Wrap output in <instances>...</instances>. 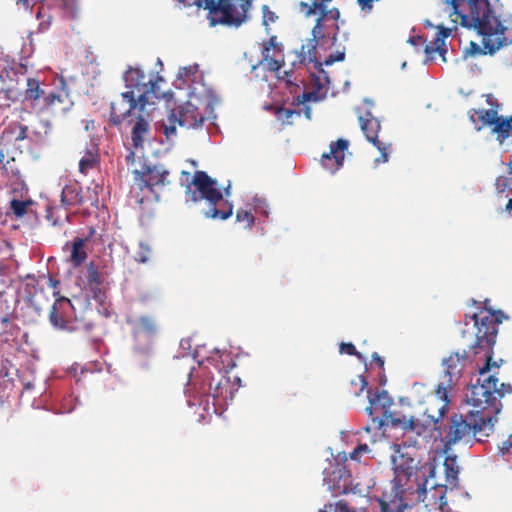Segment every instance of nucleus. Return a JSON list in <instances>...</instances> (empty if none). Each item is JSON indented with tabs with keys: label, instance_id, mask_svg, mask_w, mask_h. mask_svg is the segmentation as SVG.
I'll return each mask as SVG.
<instances>
[{
	"label": "nucleus",
	"instance_id": "obj_1",
	"mask_svg": "<svg viewBox=\"0 0 512 512\" xmlns=\"http://www.w3.org/2000/svg\"><path fill=\"white\" fill-rule=\"evenodd\" d=\"M506 318L507 316L501 310H487L479 314L474 313L472 316L466 315L465 328L462 330V337L472 341L468 346L474 354H478L479 350L486 352V363L479 370L481 378L476 384L471 385L466 395L467 401L473 407L483 408L495 423L502 408L500 399L512 393V386L502 383L498 387V379L495 375L486 374L492 366L499 367L496 362H492L493 346L496 343L498 326Z\"/></svg>",
	"mask_w": 512,
	"mask_h": 512
},
{
	"label": "nucleus",
	"instance_id": "obj_2",
	"mask_svg": "<svg viewBox=\"0 0 512 512\" xmlns=\"http://www.w3.org/2000/svg\"><path fill=\"white\" fill-rule=\"evenodd\" d=\"M448 3L452 22L474 28L482 36L483 48L471 42L468 50L470 55H493L508 44L505 36L507 28L495 15L488 0H448Z\"/></svg>",
	"mask_w": 512,
	"mask_h": 512
},
{
	"label": "nucleus",
	"instance_id": "obj_3",
	"mask_svg": "<svg viewBox=\"0 0 512 512\" xmlns=\"http://www.w3.org/2000/svg\"><path fill=\"white\" fill-rule=\"evenodd\" d=\"M495 422L481 407H474L466 416L453 414L442 424L436 426L446 446L473 436L478 442H483V437H488L494 431Z\"/></svg>",
	"mask_w": 512,
	"mask_h": 512
},
{
	"label": "nucleus",
	"instance_id": "obj_4",
	"mask_svg": "<svg viewBox=\"0 0 512 512\" xmlns=\"http://www.w3.org/2000/svg\"><path fill=\"white\" fill-rule=\"evenodd\" d=\"M216 185V180L206 172L196 171L186 193L193 202L203 199L208 201L210 207L204 212L205 217L226 220L233 213V205L223 200L222 193Z\"/></svg>",
	"mask_w": 512,
	"mask_h": 512
},
{
	"label": "nucleus",
	"instance_id": "obj_5",
	"mask_svg": "<svg viewBox=\"0 0 512 512\" xmlns=\"http://www.w3.org/2000/svg\"><path fill=\"white\" fill-rule=\"evenodd\" d=\"M194 4L208 11L207 20L211 27L224 25L237 28L248 20L252 0H195Z\"/></svg>",
	"mask_w": 512,
	"mask_h": 512
},
{
	"label": "nucleus",
	"instance_id": "obj_6",
	"mask_svg": "<svg viewBox=\"0 0 512 512\" xmlns=\"http://www.w3.org/2000/svg\"><path fill=\"white\" fill-rule=\"evenodd\" d=\"M123 80L127 89L125 93L137 99L140 106L154 103L153 98L159 99L165 95L159 87V84L164 82L163 77L159 75L148 77L138 67H129L123 74Z\"/></svg>",
	"mask_w": 512,
	"mask_h": 512
},
{
	"label": "nucleus",
	"instance_id": "obj_7",
	"mask_svg": "<svg viewBox=\"0 0 512 512\" xmlns=\"http://www.w3.org/2000/svg\"><path fill=\"white\" fill-rule=\"evenodd\" d=\"M133 175L130 197L139 205L157 198L155 187H163L170 183L169 171L163 166H144L142 171L134 170Z\"/></svg>",
	"mask_w": 512,
	"mask_h": 512
},
{
	"label": "nucleus",
	"instance_id": "obj_8",
	"mask_svg": "<svg viewBox=\"0 0 512 512\" xmlns=\"http://www.w3.org/2000/svg\"><path fill=\"white\" fill-rule=\"evenodd\" d=\"M432 478L427 475L423 477V483L418 484L415 491L417 494V512L421 510L424 512H443L447 505L445 500L447 485L438 484Z\"/></svg>",
	"mask_w": 512,
	"mask_h": 512
},
{
	"label": "nucleus",
	"instance_id": "obj_9",
	"mask_svg": "<svg viewBox=\"0 0 512 512\" xmlns=\"http://www.w3.org/2000/svg\"><path fill=\"white\" fill-rule=\"evenodd\" d=\"M29 128L18 121L9 123L0 135V163L7 157L22 154Z\"/></svg>",
	"mask_w": 512,
	"mask_h": 512
},
{
	"label": "nucleus",
	"instance_id": "obj_10",
	"mask_svg": "<svg viewBox=\"0 0 512 512\" xmlns=\"http://www.w3.org/2000/svg\"><path fill=\"white\" fill-rule=\"evenodd\" d=\"M206 121V117L191 102L180 106L178 111H172L168 117V124L162 123V128L167 138L176 133V124L186 129H197Z\"/></svg>",
	"mask_w": 512,
	"mask_h": 512
},
{
	"label": "nucleus",
	"instance_id": "obj_11",
	"mask_svg": "<svg viewBox=\"0 0 512 512\" xmlns=\"http://www.w3.org/2000/svg\"><path fill=\"white\" fill-rule=\"evenodd\" d=\"M332 0H310V4L306 2H300V10L306 17H309L315 14L317 11L319 12V17L316 19V23L312 29V36L315 38H324V22L332 20L334 21L335 33L333 39H336L337 32L339 30V26L336 23L340 17V11L338 8L328 9V4Z\"/></svg>",
	"mask_w": 512,
	"mask_h": 512
},
{
	"label": "nucleus",
	"instance_id": "obj_12",
	"mask_svg": "<svg viewBox=\"0 0 512 512\" xmlns=\"http://www.w3.org/2000/svg\"><path fill=\"white\" fill-rule=\"evenodd\" d=\"M26 71V66L20 64L0 72V109L9 108L20 99L22 88L19 75L24 76Z\"/></svg>",
	"mask_w": 512,
	"mask_h": 512
},
{
	"label": "nucleus",
	"instance_id": "obj_13",
	"mask_svg": "<svg viewBox=\"0 0 512 512\" xmlns=\"http://www.w3.org/2000/svg\"><path fill=\"white\" fill-rule=\"evenodd\" d=\"M146 106H140L137 99L130 97L127 93L123 92L114 99L110 104V118L109 121L118 126L123 122L131 124L133 117L140 111L145 110Z\"/></svg>",
	"mask_w": 512,
	"mask_h": 512
},
{
	"label": "nucleus",
	"instance_id": "obj_14",
	"mask_svg": "<svg viewBox=\"0 0 512 512\" xmlns=\"http://www.w3.org/2000/svg\"><path fill=\"white\" fill-rule=\"evenodd\" d=\"M359 124L366 139L372 143L381 154V157L376 159V162H387L388 149L390 145L381 142L378 139V134L381 130V124L378 118H376L370 111H366L364 115L359 116Z\"/></svg>",
	"mask_w": 512,
	"mask_h": 512
},
{
	"label": "nucleus",
	"instance_id": "obj_15",
	"mask_svg": "<svg viewBox=\"0 0 512 512\" xmlns=\"http://www.w3.org/2000/svg\"><path fill=\"white\" fill-rule=\"evenodd\" d=\"M466 357V351H463L462 354L458 352L453 353L444 360L445 372L437 385L442 395H445V390L451 391L453 386L456 385L460 379L465 366Z\"/></svg>",
	"mask_w": 512,
	"mask_h": 512
},
{
	"label": "nucleus",
	"instance_id": "obj_16",
	"mask_svg": "<svg viewBox=\"0 0 512 512\" xmlns=\"http://www.w3.org/2000/svg\"><path fill=\"white\" fill-rule=\"evenodd\" d=\"M329 491L334 495L361 494L359 484L352 485L351 474L346 467H338L325 478Z\"/></svg>",
	"mask_w": 512,
	"mask_h": 512
},
{
	"label": "nucleus",
	"instance_id": "obj_17",
	"mask_svg": "<svg viewBox=\"0 0 512 512\" xmlns=\"http://www.w3.org/2000/svg\"><path fill=\"white\" fill-rule=\"evenodd\" d=\"M74 102L64 89L50 91L45 95L40 109L54 117L65 115L73 107Z\"/></svg>",
	"mask_w": 512,
	"mask_h": 512
},
{
	"label": "nucleus",
	"instance_id": "obj_18",
	"mask_svg": "<svg viewBox=\"0 0 512 512\" xmlns=\"http://www.w3.org/2000/svg\"><path fill=\"white\" fill-rule=\"evenodd\" d=\"M450 391L445 390V395L439 391V386L436 387L434 395L428 397L426 401V408L424 414L436 426L440 419H442L447 412L450 399L448 397Z\"/></svg>",
	"mask_w": 512,
	"mask_h": 512
},
{
	"label": "nucleus",
	"instance_id": "obj_19",
	"mask_svg": "<svg viewBox=\"0 0 512 512\" xmlns=\"http://www.w3.org/2000/svg\"><path fill=\"white\" fill-rule=\"evenodd\" d=\"M78 168L79 172L87 176L91 171L98 170L100 167V149L94 142L86 143L79 152Z\"/></svg>",
	"mask_w": 512,
	"mask_h": 512
},
{
	"label": "nucleus",
	"instance_id": "obj_20",
	"mask_svg": "<svg viewBox=\"0 0 512 512\" xmlns=\"http://www.w3.org/2000/svg\"><path fill=\"white\" fill-rule=\"evenodd\" d=\"M384 423L390 424L392 427L401 428L404 432H416L420 434L421 425L414 416L407 417L398 411L385 412L383 420L380 421V426Z\"/></svg>",
	"mask_w": 512,
	"mask_h": 512
},
{
	"label": "nucleus",
	"instance_id": "obj_21",
	"mask_svg": "<svg viewBox=\"0 0 512 512\" xmlns=\"http://www.w3.org/2000/svg\"><path fill=\"white\" fill-rule=\"evenodd\" d=\"M62 309L64 312H66V309H73L72 303L67 298H62L58 300L56 304H54L51 308L49 319L50 323L57 329L73 332L79 329V327L75 324V322H72L65 318L61 313H59L58 309Z\"/></svg>",
	"mask_w": 512,
	"mask_h": 512
},
{
	"label": "nucleus",
	"instance_id": "obj_22",
	"mask_svg": "<svg viewBox=\"0 0 512 512\" xmlns=\"http://www.w3.org/2000/svg\"><path fill=\"white\" fill-rule=\"evenodd\" d=\"M151 115L145 110L140 111L133 117L131 140L135 148L143 147L146 137L150 132Z\"/></svg>",
	"mask_w": 512,
	"mask_h": 512
},
{
	"label": "nucleus",
	"instance_id": "obj_23",
	"mask_svg": "<svg viewBox=\"0 0 512 512\" xmlns=\"http://www.w3.org/2000/svg\"><path fill=\"white\" fill-rule=\"evenodd\" d=\"M348 145V141L344 139L332 142L330 152L322 156V165L331 172L336 171L343 164L344 151L348 148Z\"/></svg>",
	"mask_w": 512,
	"mask_h": 512
},
{
	"label": "nucleus",
	"instance_id": "obj_24",
	"mask_svg": "<svg viewBox=\"0 0 512 512\" xmlns=\"http://www.w3.org/2000/svg\"><path fill=\"white\" fill-rule=\"evenodd\" d=\"M87 238L76 237L71 242H66L63 249H70L69 262L74 267L81 266L87 259L88 254L85 250V244L87 242Z\"/></svg>",
	"mask_w": 512,
	"mask_h": 512
},
{
	"label": "nucleus",
	"instance_id": "obj_25",
	"mask_svg": "<svg viewBox=\"0 0 512 512\" xmlns=\"http://www.w3.org/2000/svg\"><path fill=\"white\" fill-rule=\"evenodd\" d=\"M61 203L66 208L83 205L85 200L82 187L76 182L66 185L61 192Z\"/></svg>",
	"mask_w": 512,
	"mask_h": 512
},
{
	"label": "nucleus",
	"instance_id": "obj_26",
	"mask_svg": "<svg viewBox=\"0 0 512 512\" xmlns=\"http://www.w3.org/2000/svg\"><path fill=\"white\" fill-rule=\"evenodd\" d=\"M391 405L392 399L387 391L377 390L374 394H371V391L369 390V406L366 408V411L369 415H373L375 411L379 410L384 416L385 412L390 410Z\"/></svg>",
	"mask_w": 512,
	"mask_h": 512
},
{
	"label": "nucleus",
	"instance_id": "obj_27",
	"mask_svg": "<svg viewBox=\"0 0 512 512\" xmlns=\"http://www.w3.org/2000/svg\"><path fill=\"white\" fill-rule=\"evenodd\" d=\"M0 164L2 165L3 174L7 178V184L15 189L23 185L22 174L16 161V156L7 157Z\"/></svg>",
	"mask_w": 512,
	"mask_h": 512
},
{
	"label": "nucleus",
	"instance_id": "obj_28",
	"mask_svg": "<svg viewBox=\"0 0 512 512\" xmlns=\"http://www.w3.org/2000/svg\"><path fill=\"white\" fill-rule=\"evenodd\" d=\"M438 32L436 35V38L434 40L433 44H427L425 46V53L429 56H432L434 53L438 52L439 55L443 57V60L445 61V53L447 52L445 48V40L448 38L451 34V29L446 28L443 25L437 26Z\"/></svg>",
	"mask_w": 512,
	"mask_h": 512
},
{
	"label": "nucleus",
	"instance_id": "obj_29",
	"mask_svg": "<svg viewBox=\"0 0 512 512\" xmlns=\"http://www.w3.org/2000/svg\"><path fill=\"white\" fill-rule=\"evenodd\" d=\"M27 88L25 90V98L32 102L34 106L41 107L45 95L48 94L40 84V81L35 78H26Z\"/></svg>",
	"mask_w": 512,
	"mask_h": 512
},
{
	"label": "nucleus",
	"instance_id": "obj_30",
	"mask_svg": "<svg viewBox=\"0 0 512 512\" xmlns=\"http://www.w3.org/2000/svg\"><path fill=\"white\" fill-rule=\"evenodd\" d=\"M492 133L496 134L499 144H503L506 139L512 137V115L510 117L499 116L492 128Z\"/></svg>",
	"mask_w": 512,
	"mask_h": 512
},
{
	"label": "nucleus",
	"instance_id": "obj_31",
	"mask_svg": "<svg viewBox=\"0 0 512 512\" xmlns=\"http://www.w3.org/2000/svg\"><path fill=\"white\" fill-rule=\"evenodd\" d=\"M271 49L280 52V49L275 43V37L270 38L269 42L264 45L262 56L263 60L267 63L268 70L277 72L283 66V60H279L274 55H271Z\"/></svg>",
	"mask_w": 512,
	"mask_h": 512
},
{
	"label": "nucleus",
	"instance_id": "obj_32",
	"mask_svg": "<svg viewBox=\"0 0 512 512\" xmlns=\"http://www.w3.org/2000/svg\"><path fill=\"white\" fill-rule=\"evenodd\" d=\"M499 115L494 109H473L470 111V119L475 123L477 120L482 125L493 126L497 122Z\"/></svg>",
	"mask_w": 512,
	"mask_h": 512
},
{
	"label": "nucleus",
	"instance_id": "obj_33",
	"mask_svg": "<svg viewBox=\"0 0 512 512\" xmlns=\"http://www.w3.org/2000/svg\"><path fill=\"white\" fill-rule=\"evenodd\" d=\"M45 218L53 227H62L66 222H70V215L61 207L48 206Z\"/></svg>",
	"mask_w": 512,
	"mask_h": 512
},
{
	"label": "nucleus",
	"instance_id": "obj_34",
	"mask_svg": "<svg viewBox=\"0 0 512 512\" xmlns=\"http://www.w3.org/2000/svg\"><path fill=\"white\" fill-rule=\"evenodd\" d=\"M51 129L44 126L41 130H34L31 134L28 133V141L39 147L49 146L51 144Z\"/></svg>",
	"mask_w": 512,
	"mask_h": 512
},
{
	"label": "nucleus",
	"instance_id": "obj_35",
	"mask_svg": "<svg viewBox=\"0 0 512 512\" xmlns=\"http://www.w3.org/2000/svg\"><path fill=\"white\" fill-rule=\"evenodd\" d=\"M321 38H315L314 36L308 40L306 44L301 46L300 60L301 62H315L317 63V44Z\"/></svg>",
	"mask_w": 512,
	"mask_h": 512
},
{
	"label": "nucleus",
	"instance_id": "obj_36",
	"mask_svg": "<svg viewBox=\"0 0 512 512\" xmlns=\"http://www.w3.org/2000/svg\"><path fill=\"white\" fill-rule=\"evenodd\" d=\"M87 286L91 290V292L94 294V297H97V293L100 292L99 286L102 284L103 279L101 274L98 272V270L94 267V265L91 263L87 268Z\"/></svg>",
	"mask_w": 512,
	"mask_h": 512
},
{
	"label": "nucleus",
	"instance_id": "obj_37",
	"mask_svg": "<svg viewBox=\"0 0 512 512\" xmlns=\"http://www.w3.org/2000/svg\"><path fill=\"white\" fill-rule=\"evenodd\" d=\"M446 482L455 485L458 480L459 467L457 466L456 457H446L444 461Z\"/></svg>",
	"mask_w": 512,
	"mask_h": 512
},
{
	"label": "nucleus",
	"instance_id": "obj_38",
	"mask_svg": "<svg viewBox=\"0 0 512 512\" xmlns=\"http://www.w3.org/2000/svg\"><path fill=\"white\" fill-rule=\"evenodd\" d=\"M207 388H205V385L201 388V391H199V394L207 397L206 402H208V398L212 397L213 400H216L220 396H222V383L221 381H218L217 383L213 384L212 379L207 383Z\"/></svg>",
	"mask_w": 512,
	"mask_h": 512
},
{
	"label": "nucleus",
	"instance_id": "obj_39",
	"mask_svg": "<svg viewBox=\"0 0 512 512\" xmlns=\"http://www.w3.org/2000/svg\"><path fill=\"white\" fill-rule=\"evenodd\" d=\"M360 497L363 499L364 502L363 505H361L360 507H350L346 501L339 500L338 502L335 503L334 512H366L369 499L367 498L366 494L360 495Z\"/></svg>",
	"mask_w": 512,
	"mask_h": 512
},
{
	"label": "nucleus",
	"instance_id": "obj_40",
	"mask_svg": "<svg viewBox=\"0 0 512 512\" xmlns=\"http://www.w3.org/2000/svg\"><path fill=\"white\" fill-rule=\"evenodd\" d=\"M368 382L363 375H357L350 381L348 391L354 396H359L367 387Z\"/></svg>",
	"mask_w": 512,
	"mask_h": 512
},
{
	"label": "nucleus",
	"instance_id": "obj_41",
	"mask_svg": "<svg viewBox=\"0 0 512 512\" xmlns=\"http://www.w3.org/2000/svg\"><path fill=\"white\" fill-rule=\"evenodd\" d=\"M32 204V200L13 199L10 202V209L16 217H23L27 213L28 207Z\"/></svg>",
	"mask_w": 512,
	"mask_h": 512
},
{
	"label": "nucleus",
	"instance_id": "obj_42",
	"mask_svg": "<svg viewBox=\"0 0 512 512\" xmlns=\"http://www.w3.org/2000/svg\"><path fill=\"white\" fill-rule=\"evenodd\" d=\"M494 186L498 194H503L505 192L512 193V178L500 175L496 178Z\"/></svg>",
	"mask_w": 512,
	"mask_h": 512
},
{
	"label": "nucleus",
	"instance_id": "obj_43",
	"mask_svg": "<svg viewBox=\"0 0 512 512\" xmlns=\"http://www.w3.org/2000/svg\"><path fill=\"white\" fill-rule=\"evenodd\" d=\"M198 73V65H189L186 67H183L179 70V78L182 79L184 82H194L196 80V75Z\"/></svg>",
	"mask_w": 512,
	"mask_h": 512
},
{
	"label": "nucleus",
	"instance_id": "obj_44",
	"mask_svg": "<svg viewBox=\"0 0 512 512\" xmlns=\"http://www.w3.org/2000/svg\"><path fill=\"white\" fill-rule=\"evenodd\" d=\"M236 221L244 223V227L250 229L255 221V218L251 211L239 209L236 212Z\"/></svg>",
	"mask_w": 512,
	"mask_h": 512
},
{
	"label": "nucleus",
	"instance_id": "obj_45",
	"mask_svg": "<svg viewBox=\"0 0 512 512\" xmlns=\"http://www.w3.org/2000/svg\"><path fill=\"white\" fill-rule=\"evenodd\" d=\"M300 113L301 112L298 110L282 107L277 110L276 115L278 119L283 122V124H292V121H290V119L294 115L300 116Z\"/></svg>",
	"mask_w": 512,
	"mask_h": 512
},
{
	"label": "nucleus",
	"instance_id": "obj_46",
	"mask_svg": "<svg viewBox=\"0 0 512 512\" xmlns=\"http://www.w3.org/2000/svg\"><path fill=\"white\" fill-rule=\"evenodd\" d=\"M138 323L140 328L145 332L154 333L156 331V321L151 316H141L138 320Z\"/></svg>",
	"mask_w": 512,
	"mask_h": 512
},
{
	"label": "nucleus",
	"instance_id": "obj_47",
	"mask_svg": "<svg viewBox=\"0 0 512 512\" xmlns=\"http://www.w3.org/2000/svg\"><path fill=\"white\" fill-rule=\"evenodd\" d=\"M340 353L355 356L360 361L364 363L366 362V358L356 350L355 346L352 343H341Z\"/></svg>",
	"mask_w": 512,
	"mask_h": 512
},
{
	"label": "nucleus",
	"instance_id": "obj_48",
	"mask_svg": "<svg viewBox=\"0 0 512 512\" xmlns=\"http://www.w3.org/2000/svg\"><path fill=\"white\" fill-rule=\"evenodd\" d=\"M219 358L221 359L222 364H224V362L227 361L228 362L227 365L220 367L217 364V360H215L214 358L208 359V362H212V361L215 362L214 366L219 370V372H222V370H224L225 372H228V370L234 366V364H232V359H231L229 353H223V354L219 355Z\"/></svg>",
	"mask_w": 512,
	"mask_h": 512
},
{
	"label": "nucleus",
	"instance_id": "obj_49",
	"mask_svg": "<svg viewBox=\"0 0 512 512\" xmlns=\"http://www.w3.org/2000/svg\"><path fill=\"white\" fill-rule=\"evenodd\" d=\"M1 325L5 332H9L11 334H14V332H19V328L11 321V317L9 316H4L1 318Z\"/></svg>",
	"mask_w": 512,
	"mask_h": 512
},
{
	"label": "nucleus",
	"instance_id": "obj_50",
	"mask_svg": "<svg viewBox=\"0 0 512 512\" xmlns=\"http://www.w3.org/2000/svg\"><path fill=\"white\" fill-rule=\"evenodd\" d=\"M502 456L512 455V434L498 447Z\"/></svg>",
	"mask_w": 512,
	"mask_h": 512
},
{
	"label": "nucleus",
	"instance_id": "obj_51",
	"mask_svg": "<svg viewBox=\"0 0 512 512\" xmlns=\"http://www.w3.org/2000/svg\"><path fill=\"white\" fill-rule=\"evenodd\" d=\"M369 451L370 449L367 444H359L357 447L353 449L349 457L352 460H359L362 454L368 453Z\"/></svg>",
	"mask_w": 512,
	"mask_h": 512
},
{
	"label": "nucleus",
	"instance_id": "obj_52",
	"mask_svg": "<svg viewBox=\"0 0 512 512\" xmlns=\"http://www.w3.org/2000/svg\"><path fill=\"white\" fill-rule=\"evenodd\" d=\"M262 12L264 25H268L269 22L273 23L277 19L276 14L273 11H271L267 5H264L262 7Z\"/></svg>",
	"mask_w": 512,
	"mask_h": 512
},
{
	"label": "nucleus",
	"instance_id": "obj_53",
	"mask_svg": "<svg viewBox=\"0 0 512 512\" xmlns=\"http://www.w3.org/2000/svg\"><path fill=\"white\" fill-rule=\"evenodd\" d=\"M345 58L344 52H336L335 54H330L325 60L324 65L329 66L332 65L335 62L343 61Z\"/></svg>",
	"mask_w": 512,
	"mask_h": 512
},
{
	"label": "nucleus",
	"instance_id": "obj_54",
	"mask_svg": "<svg viewBox=\"0 0 512 512\" xmlns=\"http://www.w3.org/2000/svg\"><path fill=\"white\" fill-rule=\"evenodd\" d=\"M372 359L378 365L379 368L384 367V359L377 352H374L372 354Z\"/></svg>",
	"mask_w": 512,
	"mask_h": 512
},
{
	"label": "nucleus",
	"instance_id": "obj_55",
	"mask_svg": "<svg viewBox=\"0 0 512 512\" xmlns=\"http://www.w3.org/2000/svg\"><path fill=\"white\" fill-rule=\"evenodd\" d=\"M506 211H508L509 213H512V198L509 199V201L506 204Z\"/></svg>",
	"mask_w": 512,
	"mask_h": 512
},
{
	"label": "nucleus",
	"instance_id": "obj_56",
	"mask_svg": "<svg viewBox=\"0 0 512 512\" xmlns=\"http://www.w3.org/2000/svg\"><path fill=\"white\" fill-rule=\"evenodd\" d=\"M507 167H508V176L510 178H512V161H510L508 164H507Z\"/></svg>",
	"mask_w": 512,
	"mask_h": 512
},
{
	"label": "nucleus",
	"instance_id": "obj_57",
	"mask_svg": "<svg viewBox=\"0 0 512 512\" xmlns=\"http://www.w3.org/2000/svg\"><path fill=\"white\" fill-rule=\"evenodd\" d=\"M333 504L329 503L328 505H325V509H320L318 512H329L326 509H332Z\"/></svg>",
	"mask_w": 512,
	"mask_h": 512
},
{
	"label": "nucleus",
	"instance_id": "obj_58",
	"mask_svg": "<svg viewBox=\"0 0 512 512\" xmlns=\"http://www.w3.org/2000/svg\"><path fill=\"white\" fill-rule=\"evenodd\" d=\"M191 375H192V367L190 366L189 372H188V383L191 381Z\"/></svg>",
	"mask_w": 512,
	"mask_h": 512
},
{
	"label": "nucleus",
	"instance_id": "obj_59",
	"mask_svg": "<svg viewBox=\"0 0 512 512\" xmlns=\"http://www.w3.org/2000/svg\"><path fill=\"white\" fill-rule=\"evenodd\" d=\"M445 3L450 7V4L448 3V0H445Z\"/></svg>",
	"mask_w": 512,
	"mask_h": 512
}]
</instances>
